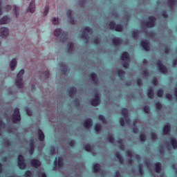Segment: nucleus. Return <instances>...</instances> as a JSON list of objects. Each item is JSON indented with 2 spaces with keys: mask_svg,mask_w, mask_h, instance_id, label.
Returning <instances> with one entry per match:
<instances>
[{
  "mask_svg": "<svg viewBox=\"0 0 177 177\" xmlns=\"http://www.w3.org/2000/svg\"><path fill=\"white\" fill-rule=\"evenodd\" d=\"M61 35L59 42L61 44H64V42L67 41V33L63 32H62V29L60 28H57L54 30V35L55 37H59V35Z\"/></svg>",
  "mask_w": 177,
  "mask_h": 177,
  "instance_id": "obj_1",
  "label": "nucleus"
},
{
  "mask_svg": "<svg viewBox=\"0 0 177 177\" xmlns=\"http://www.w3.org/2000/svg\"><path fill=\"white\" fill-rule=\"evenodd\" d=\"M163 135H169L171 133V124H167L163 127Z\"/></svg>",
  "mask_w": 177,
  "mask_h": 177,
  "instance_id": "obj_12",
  "label": "nucleus"
},
{
  "mask_svg": "<svg viewBox=\"0 0 177 177\" xmlns=\"http://www.w3.org/2000/svg\"><path fill=\"white\" fill-rule=\"evenodd\" d=\"M10 21V19L8 16H4L0 19V24H8Z\"/></svg>",
  "mask_w": 177,
  "mask_h": 177,
  "instance_id": "obj_20",
  "label": "nucleus"
},
{
  "mask_svg": "<svg viewBox=\"0 0 177 177\" xmlns=\"http://www.w3.org/2000/svg\"><path fill=\"white\" fill-rule=\"evenodd\" d=\"M91 104L94 107L100 104V96L99 95V93H96L95 94V98L91 101Z\"/></svg>",
  "mask_w": 177,
  "mask_h": 177,
  "instance_id": "obj_6",
  "label": "nucleus"
},
{
  "mask_svg": "<svg viewBox=\"0 0 177 177\" xmlns=\"http://www.w3.org/2000/svg\"><path fill=\"white\" fill-rule=\"evenodd\" d=\"M112 42L115 46H118L122 44V39L120 37H115L112 39Z\"/></svg>",
  "mask_w": 177,
  "mask_h": 177,
  "instance_id": "obj_14",
  "label": "nucleus"
},
{
  "mask_svg": "<svg viewBox=\"0 0 177 177\" xmlns=\"http://www.w3.org/2000/svg\"><path fill=\"white\" fill-rule=\"evenodd\" d=\"M170 143L173 147V149H174V150H176L177 149V140L175 138H172L170 140Z\"/></svg>",
  "mask_w": 177,
  "mask_h": 177,
  "instance_id": "obj_25",
  "label": "nucleus"
},
{
  "mask_svg": "<svg viewBox=\"0 0 177 177\" xmlns=\"http://www.w3.org/2000/svg\"><path fill=\"white\" fill-rule=\"evenodd\" d=\"M115 22H114V21H111L109 24L108 26L110 28V30H114L115 28Z\"/></svg>",
  "mask_w": 177,
  "mask_h": 177,
  "instance_id": "obj_33",
  "label": "nucleus"
},
{
  "mask_svg": "<svg viewBox=\"0 0 177 177\" xmlns=\"http://www.w3.org/2000/svg\"><path fill=\"white\" fill-rule=\"evenodd\" d=\"M127 154L128 157H130V158H132V156H133V153H132V151H131V150H127Z\"/></svg>",
  "mask_w": 177,
  "mask_h": 177,
  "instance_id": "obj_55",
  "label": "nucleus"
},
{
  "mask_svg": "<svg viewBox=\"0 0 177 177\" xmlns=\"http://www.w3.org/2000/svg\"><path fill=\"white\" fill-rule=\"evenodd\" d=\"M144 77H149L150 75V72H149L148 70H144L142 71Z\"/></svg>",
  "mask_w": 177,
  "mask_h": 177,
  "instance_id": "obj_52",
  "label": "nucleus"
},
{
  "mask_svg": "<svg viewBox=\"0 0 177 177\" xmlns=\"http://www.w3.org/2000/svg\"><path fill=\"white\" fill-rule=\"evenodd\" d=\"M32 175L31 171H26L25 172V177H30Z\"/></svg>",
  "mask_w": 177,
  "mask_h": 177,
  "instance_id": "obj_58",
  "label": "nucleus"
},
{
  "mask_svg": "<svg viewBox=\"0 0 177 177\" xmlns=\"http://www.w3.org/2000/svg\"><path fill=\"white\" fill-rule=\"evenodd\" d=\"M93 42L96 44V45H99V44H100V39L99 37L95 38Z\"/></svg>",
  "mask_w": 177,
  "mask_h": 177,
  "instance_id": "obj_54",
  "label": "nucleus"
},
{
  "mask_svg": "<svg viewBox=\"0 0 177 177\" xmlns=\"http://www.w3.org/2000/svg\"><path fill=\"white\" fill-rule=\"evenodd\" d=\"M82 31L85 34H91V32H92V29L88 26H86L82 28Z\"/></svg>",
  "mask_w": 177,
  "mask_h": 177,
  "instance_id": "obj_26",
  "label": "nucleus"
},
{
  "mask_svg": "<svg viewBox=\"0 0 177 177\" xmlns=\"http://www.w3.org/2000/svg\"><path fill=\"white\" fill-rule=\"evenodd\" d=\"M139 138L141 142H146V135L145 133L140 134Z\"/></svg>",
  "mask_w": 177,
  "mask_h": 177,
  "instance_id": "obj_40",
  "label": "nucleus"
},
{
  "mask_svg": "<svg viewBox=\"0 0 177 177\" xmlns=\"http://www.w3.org/2000/svg\"><path fill=\"white\" fill-rule=\"evenodd\" d=\"M115 31H118V32H121L122 30H124V27H122V25L117 24L115 26Z\"/></svg>",
  "mask_w": 177,
  "mask_h": 177,
  "instance_id": "obj_29",
  "label": "nucleus"
},
{
  "mask_svg": "<svg viewBox=\"0 0 177 177\" xmlns=\"http://www.w3.org/2000/svg\"><path fill=\"white\" fill-rule=\"evenodd\" d=\"M156 106L158 110H161L162 109V104H161L160 102L156 103Z\"/></svg>",
  "mask_w": 177,
  "mask_h": 177,
  "instance_id": "obj_47",
  "label": "nucleus"
},
{
  "mask_svg": "<svg viewBox=\"0 0 177 177\" xmlns=\"http://www.w3.org/2000/svg\"><path fill=\"white\" fill-rule=\"evenodd\" d=\"M124 118L126 120L127 124H128L129 125V124H131V119L129 118V117H128V115L124 116Z\"/></svg>",
  "mask_w": 177,
  "mask_h": 177,
  "instance_id": "obj_59",
  "label": "nucleus"
},
{
  "mask_svg": "<svg viewBox=\"0 0 177 177\" xmlns=\"http://www.w3.org/2000/svg\"><path fill=\"white\" fill-rule=\"evenodd\" d=\"M152 84H153V85H157V84H158V80H157V78H154L153 80H152Z\"/></svg>",
  "mask_w": 177,
  "mask_h": 177,
  "instance_id": "obj_61",
  "label": "nucleus"
},
{
  "mask_svg": "<svg viewBox=\"0 0 177 177\" xmlns=\"http://www.w3.org/2000/svg\"><path fill=\"white\" fill-rule=\"evenodd\" d=\"M27 12H30V13H34V12H35V0H32L30 1Z\"/></svg>",
  "mask_w": 177,
  "mask_h": 177,
  "instance_id": "obj_10",
  "label": "nucleus"
},
{
  "mask_svg": "<svg viewBox=\"0 0 177 177\" xmlns=\"http://www.w3.org/2000/svg\"><path fill=\"white\" fill-rule=\"evenodd\" d=\"M95 130L96 132H100L102 131V126L100 124H96L95 126Z\"/></svg>",
  "mask_w": 177,
  "mask_h": 177,
  "instance_id": "obj_44",
  "label": "nucleus"
},
{
  "mask_svg": "<svg viewBox=\"0 0 177 177\" xmlns=\"http://www.w3.org/2000/svg\"><path fill=\"white\" fill-rule=\"evenodd\" d=\"M107 139L110 143H114V142H115V138H114L113 136H108Z\"/></svg>",
  "mask_w": 177,
  "mask_h": 177,
  "instance_id": "obj_42",
  "label": "nucleus"
},
{
  "mask_svg": "<svg viewBox=\"0 0 177 177\" xmlns=\"http://www.w3.org/2000/svg\"><path fill=\"white\" fill-rule=\"evenodd\" d=\"M121 114H122L124 117L128 116V114H129L128 109L127 108H122L121 109Z\"/></svg>",
  "mask_w": 177,
  "mask_h": 177,
  "instance_id": "obj_32",
  "label": "nucleus"
},
{
  "mask_svg": "<svg viewBox=\"0 0 177 177\" xmlns=\"http://www.w3.org/2000/svg\"><path fill=\"white\" fill-rule=\"evenodd\" d=\"M166 97L167 99H168L169 100H171V99H172V95L167 93L166 94Z\"/></svg>",
  "mask_w": 177,
  "mask_h": 177,
  "instance_id": "obj_63",
  "label": "nucleus"
},
{
  "mask_svg": "<svg viewBox=\"0 0 177 177\" xmlns=\"http://www.w3.org/2000/svg\"><path fill=\"white\" fill-rule=\"evenodd\" d=\"M132 131L133 133H139V129H138V127L134 126L132 129Z\"/></svg>",
  "mask_w": 177,
  "mask_h": 177,
  "instance_id": "obj_53",
  "label": "nucleus"
},
{
  "mask_svg": "<svg viewBox=\"0 0 177 177\" xmlns=\"http://www.w3.org/2000/svg\"><path fill=\"white\" fill-rule=\"evenodd\" d=\"M143 111H145V113H146L147 114H149L150 113V106H145L143 107Z\"/></svg>",
  "mask_w": 177,
  "mask_h": 177,
  "instance_id": "obj_41",
  "label": "nucleus"
},
{
  "mask_svg": "<svg viewBox=\"0 0 177 177\" xmlns=\"http://www.w3.org/2000/svg\"><path fill=\"white\" fill-rule=\"evenodd\" d=\"M84 149L86 150V151H92V150H93V148L89 144L85 145L84 146Z\"/></svg>",
  "mask_w": 177,
  "mask_h": 177,
  "instance_id": "obj_34",
  "label": "nucleus"
},
{
  "mask_svg": "<svg viewBox=\"0 0 177 177\" xmlns=\"http://www.w3.org/2000/svg\"><path fill=\"white\" fill-rule=\"evenodd\" d=\"M147 96H148V97H149V99L154 98V90L153 89V88L148 89Z\"/></svg>",
  "mask_w": 177,
  "mask_h": 177,
  "instance_id": "obj_23",
  "label": "nucleus"
},
{
  "mask_svg": "<svg viewBox=\"0 0 177 177\" xmlns=\"http://www.w3.org/2000/svg\"><path fill=\"white\" fill-rule=\"evenodd\" d=\"M93 125V121L91 118L86 119L84 122V127L87 129H89V128H91V127H92Z\"/></svg>",
  "mask_w": 177,
  "mask_h": 177,
  "instance_id": "obj_11",
  "label": "nucleus"
},
{
  "mask_svg": "<svg viewBox=\"0 0 177 177\" xmlns=\"http://www.w3.org/2000/svg\"><path fill=\"white\" fill-rule=\"evenodd\" d=\"M63 167V158H59L57 160V168H62Z\"/></svg>",
  "mask_w": 177,
  "mask_h": 177,
  "instance_id": "obj_36",
  "label": "nucleus"
},
{
  "mask_svg": "<svg viewBox=\"0 0 177 177\" xmlns=\"http://www.w3.org/2000/svg\"><path fill=\"white\" fill-rule=\"evenodd\" d=\"M151 138L152 140H157V139H158V136H157V134H156V133H151Z\"/></svg>",
  "mask_w": 177,
  "mask_h": 177,
  "instance_id": "obj_45",
  "label": "nucleus"
},
{
  "mask_svg": "<svg viewBox=\"0 0 177 177\" xmlns=\"http://www.w3.org/2000/svg\"><path fill=\"white\" fill-rule=\"evenodd\" d=\"M8 35H9V29L6 28H0V37L6 38Z\"/></svg>",
  "mask_w": 177,
  "mask_h": 177,
  "instance_id": "obj_8",
  "label": "nucleus"
},
{
  "mask_svg": "<svg viewBox=\"0 0 177 177\" xmlns=\"http://www.w3.org/2000/svg\"><path fill=\"white\" fill-rule=\"evenodd\" d=\"M21 117L20 116V109L16 108L12 114V122L17 124V122H20Z\"/></svg>",
  "mask_w": 177,
  "mask_h": 177,
  "instance_id": "obj_3",
  "label": "nucleus"
},
{
  "mask_svg": "<svg viewBox=\"0 0 177 177\" xmlns=\"http://www.w3.org/2000/svg\"><path fill=\"white\" fill-rule=\"evenodd\" d=\"M38 139L40 142L44 141L45 139V134H44V132L41 129L38 130Z\"/></svg>",
  "mask_w": 177,
  "mask_h": 177,
  "instance_id": "obj_21",
  "label": "nucleus"
},
{
  "mask_svg": "<svg viewBox=\"0 0 177 177\" xmlns=\"http://www.w3.org/2000/svg\"><path fill=\"white\" fill-rule=\"evenodd\" d=\"M18 167L20 169H26V162H24V157L22 155L18 156Z\"/></svg>",
  "mask_w": 177,
  "mask_h": 177,
  "instance_id": "obj_7",
  "label": "nucleus"
},
{
  "mask_svg": "<svg viewBox=\"0 0 177 177\" xmlns=\"http://www.w3.org/2000/svg\"><path fill=\"white\" fill-rule=\"evenodd\" d=\"M50 154H56V148L55 147H50Z\"/></svg>",
  "mask_w": 177,
  "mask_h": 177,
  "instance_id": "obj_46",
  "label": "nucleus"
},
{
  "mask_svg": "<svg viewBox=\"0 0 177 177\" xmlns=\"http://www.w3.org/2000/svg\"><path fill=\"white\" fill-rule=\"evenodd\" d=\"M73 104H75V106H76L77 107H78V106L81 104V102H80V100L75 99V100L73 101Z\"/></svg>",
  "mask_w": 177,
  "mask_h": 177,
  "instance_id": "obj_48",
  "label": "nucleus"
},
{
  "mask_svg": "<svg viewBox=\"0 0 177 177\" xmlns=\"http://www.w3.org/2000/svg\"><path fill=\"white\" fill-rule=\"evenodd\" d=\"M121 59L123 62H127L129 60V53L128 52H124L122 53Z\"/></svg>",
  "mask_w": 177,
  "mask_h": 177,
  "instance_id": "obj_18",
  "label": "nucleus"
},
{
  "mask_svg": "<svg viewBox=\"0 0 177 177\" xmlns=\"http://www.w3.org/2000/svg\"><path fill=\"white\" fill-rule=\"evenodd\" d=\"M48 12H49V6H46L44 8V16H46V15H48Z\"/></svg>",
  "mask_w": 177,
  "mask_h": 177,
  "instance_id": "obj_50",
  "label": "nucleus"
},
{
  "mask_svg": "<svg viewBox=\"0 0 177 177\" xmlns=\"http://www.w3.org/2000/svg\"><path fill=\"white\" fill-rule=\"evenodd\" d=\"M156 65L160 73H162V74H167L168 73V68H167V66H165V65L162 64V62H161V60H158L156 62Z\"/></svg>",
  "mask_w": 177,
  "mask_h": 177,
  "instance_id": "obj_5",
  "label": "nucleus"
},
{
  "mask_svg": "<svg viewBox=\"0 0 177 177\" xmlns=\"http://www.w3.org/2000/svg\"><path fill=\"white\" fill-rule=\"evenodd\" d=\"M90 77L91 78V81H93V84H95V85L97 84V82H99V80L97 79V75L96 73H91Z\"/></svg>",
  "mask_w": 177,
  "mask_h": 177,
  "instance_id": "obj_15",
  "label": "nucleus"
},
{
  "mask_svg": "<svg viewBox=\"0 0 177 177\" xmlns=\"http://www.w3.org/2000/svg\"><path fill=\"white\" fill-rule=\"evenodd\" d=\"M81 37L84 41H88V38H89V35H88V33H84V32H82Z\"/></svg>",
  "mask_w": 177,
  "mask_h": 177,
  "instance_id": "obj_39",
  "label": "nucleus"
},
{
  "mask_svg": "<svg viewBox=\"0 0 177 177\" xmlns=\"http://www.w3.org/2000/svg\"><path fill=\"white\" fill-rule=\"evenodd\" d=\"M44 75L46 77V78H48L49 77V71H45Z\"/></svg>",
  "mask_w": 177,
  "mask_h": 177,
  "instance_id": "obj_64",
  "label": "nucleus"
},
{
  "mask_svg": "<svg viewBox=\"0 0 177 177\" xmlns=\"http://www.w3.org/2000/svg\"><path fill=\"white\" fill-rule=\"evenodd\" d=\"M24 74V69H21L17 75V79L15 80V84L19 89L23 88V75Z\"/></svg>",
  "mask_w": 177,
  "mask_h": 177,
  "instance_id": "obj_2",
  "label": "nucleus"
},
{
  "mask_svg": "<svg viewBox=\"0 0 177 177\" xmlns=\"http://www.w3.org/2000/svg\"><path fill=\"white\" fill-rule=\"evenodd\" d=\"M163 50H164L165 53H166V55H169V48L166 47V48H164Z\"/></svg>",
  "mask_w": 177,
  "mask_h": 177,
  "instance_id": "obj_60",
  "label": "nucleus"
},
{
  "mask_svg": "<svg viewBox=\"0 0 177 177\" xmlns=\"http://www.w3.org/2000/svg\"><path fill=\"white\" fill-rule=\"evenodd\" d=\"M10 70L12 71H15V68H16V66H17V60H16L15 58L12 59L10 64Z\"/></svg>",
  "mask_w": 177,
  "mask_h": 177,
  "instance_id": "obj_16",
  "label": "nucleus"
},
{
  "mask_svg": "<svg viewBox=\"0 0 177 177\" xmlns=\"http://www.w3.org/2000/svg\"><path fill=\"white\" fill-rule=\"evenodd\" d=\"M93 169L94 172H100V170L102 169V166L99 163H96L93 165Z\"/></svg>",
  "mask_w": 177,
  "mask_h": 177,
  "instance_id": "obj_24",
  "label": "nucleus"
},
{
  "mask_svg": "<svg viewBox=\"0 0 177 177\" xmlns=\"http://www.w3.org/2000/svg\"><path fill=\"white\" fill-rule=\"evenodd\" d=\"M13 13L15 17H19V7L13 6Z\"/></svg>",
  "mask_w": 177,
  "mask_h": 177,
  "instance_id": "obj_31",
  "label": "nucleus"
},
{
  "mask_svg": "<svg viewBox=\"0 0 177 177\" xmlns=\"http://www.w3.org/2000/svg\"><path fill=\"white\" fill-rule=\"evenodd\" d=\"M69 94L72 97L75 96L77 95V88H75V87L71 88V89L69 91Z\"/></svg>",
  "mask_w": 177,
  "mask_h": 177,
  "instance_id": "obj_27",
  "label": "nucleus"
},
{
  "mask_svg": "<svg viewBox=\"0 0 177 177\" xmlns=\"http://www.w3.org/2000/svg\"><path fill=\"white\" fill-rule=\"evenodd\" d=\"M162 17H164L165 19H167L168 17V12H167V11H163L162 12Z\"/></svg>",
  "mask_w": 177,
  "mask_h": 177,
  "instance_id": "obj_56",
  "label": "nucleus"
},
{
  "mask_svg": "<svg viewBox=\"0 0 177 177\" xmlns=\"http://www.w3.org/2000/svg\"><path fill=\"white\" fill-rule=\"evenodd\" d=\"M156 21H157V18L156 17L149 16L148 17V21L145 23V27L147 28H151L156 26Z\"/></svg>",
  "mask_w": 177,
  "mask_h": 177,
  "instance_id": "obj_4",
  "label": "nucleus"
},
{
  "mask_svg": "<svg viewBox=\"0 0 177 177\" xmlns=\"http://www.w3.org/2000/svg\"><path fill=\"white\" fill-rule=\"evenodd\" d=\"M27 115L31 116L32 115V112L29 109H26Z\"/></svg>",
  "mask_w": 177,
  "mask_h": 177,
  "instance_id": "obj_57",
  "label": "nucleus"
},
{
  "mask_svg": "<svg viewBox=\"0 0 177 177\" xmlns=\"http://www.w3.org/2000/svg\"><path fill=\"white\" fill-rule=\"evenodd\" d=\"M30 165L34 168H38V167H41V161L37 159H33L30 161Z\"/></svg>",
  "mask_w": 177,
  "mask_h": 177,
  "instance_id": "obj_13",
  "label": "nucleus"
},
{
  "mask_svg": "<svg viewBox=\"0 0 177 177\" xmlns=\"http://www.w3.org/2000/svg\"><path fill=\"white\" fill-rule=\"evenodd\" d=\"M115 177H121V173H120L118 171H116L115 172Z\"/></svg>",
  "mask_w": 177,
  "mask_h": 177,
  "instance_id": "obj_62",
  "label": "nucleus"
},
{
  "mask_svg": "<svg viewBox=\"0 0 177 177\" xmlns=\"http://www.w3.org/2000/svg\"><path fill=\"white\" fill-rule=\"evenodd\" d=\"M115 156H116V158H118V160H119V162H120V164H124V157H122V155L121 154V153L118 151L116 152Z\"/></svg>",
  "mask_w": 177,
  "mask_h": 177,
  "instance_id": "obj_17",
  "label": "nucleus"
},
{
  "mask_svg": "<svg viewBox=\"0 0 177 177\" xmlns=\"http://www.w3.org/2000/svg\"><path fill=\"white\" fill-rule=\"evenodd\" d=\"M34 140H30V149H29V154L32 155L34 154Z\"/></svg>",
  "mask_w": 177,
  "mask_h": 177,
  "instance_id": "obj_22",
  "label": "nucleus"
},
{
  "mask_svg": "<svg viewBox=\"0 0 177 177\" xmlns=\"http://www.w3.org/2000/svg\"><path fill=\"white\" fill-rule=\"evenodd\" d=\"M156 95H157V96H158V97H162V96L164 95V90L158 89L156 91Z\"/></svg>",
  "mask_w": 177,
  "mask_h": 177,
  "instance_id": "obj_35",
  "label": "nucleus"
},
{
  "mask_svg": "<svg viewBox=\"0 0 177 177\" xmlns=\"http://www.w3.org/2000/svg\"><path fill=\"white\" fill-rule=\"evenodd\" d=\"M161 170H162L161 162H157L156 163H155V171H156V172H157L158 174H160V172H161Z\"/></svg>",
  "mask_w": 177,
  "mask_h": 177,
  "instance_id": "obj_19",
  "label": "nucleus"
},
{
  "mask_svg": "<svg viewBox=\"0 0 177 177\" xmlns=\"http://www.w3.org/2000/svg\"><path fill=\"white\" fill-rule=\"evenodd\" d=\"M131 35L133 38H135V39H138V38H139V30H133Z\"/></svg>",
  "mask_w": 177,
  "mask_h": 177,
  "instance_id": "obj_30",
  "label": "nucleus"
},
{
  "mask_svg": "<svg viewBox=\"0 0 177 177\" xmlns=\"http://www.w3.org/2000/svg\"><path fill=\"white\" fill-rule=\"evenodd\" d=\"M60 22V20L59 19V18L54 17L53 19V24L54 26H56V24H59V23Z\"/></svg>",
  "mask_w": 177,
  "mask_h": 177,
  "instance_id": "obj_43",
  "label": "nucleus"
},
{
  "mask_svg": "<svg viewBox=\"0 0 177 177\" xmlns=\"http://www.w3.org/2000/svg\"><path fill=\"white\" fill-rule=\"evenodd\" d=\"M137 84L138 85V86H142V85H143V81H142L141 78H138L136 81Z\"/></svg>",
  "mask_w": 177,
  "mask_h": 177,
  "instance_id": "obj_51",
  "label": "nucleus"
},
{
  "mask_svg": "<svg viewBox=\"0 0 177 177\" xmlns=\"http://www.w3.org/2000/svg\"><path fill=\"white\" fill-rule=\"evenodd\" d=\"M119 122L121 125V127H125V120L122 118H120L119 120Z\"/></svg>",
  "mask_w": 177,
  "mask_h": 177,
  "instance_id": "obj_49",
  "label": "nucleus"
},
{
  "mask_svg": "<svg viewBox=\"0 0 177 177\" xmlns=\"http://www.w3.org/2000/svg\"><path fill=\"white\" fill-rule=\"evenodd\" d=\"M117 74L122 80L125 77V71L122 69L118 70Z\"/></svg>",
  "mask_w": 177,
  "mask_h": 177,
  "instance_id": "obj_28",
  "label": "nucleus"
},
{
  "mask_svg": "<svg viewBox=\"0 0 177 177\" xmlns=\"http://www.w3.org/2000/svg\"><path fill=\"white\" fill-rule=\"evenodd\" d=\"M138 173L140 175H144L145 171L143 170V165L140 164L138 167Z\"/></svg>",
  "mask_w": 177,
  "mask_h": 177,
  "instance_id": "obj_37",
  "label": "nucleus"
},
{
  "mask_svg": "<svg viewBox=\"0 0 177 177\" xmlns=\"http://www.w3.org/2000/svg\"><path fill=\"white\" fill-rule=\"evenodd\" d=\"M98 118L100 121H102V122H103V124H106L107 122V120H106V118L103 115H100L98 116Z\"/></svg>",
  "mask_w": 177,
  "mask_h": 177,
  "instance_id": "obj_38",
  "label": "nucleus"
},
{
  "mask_svg": "<svg viewBox=\"0 0 177 177\" xmlns=\"http://www.w3.org/2000/svg\"><path fill=\"white\" fill-rule=\"evenodd\" d=\"M141 46L145 49V50L149 51L150 50V44L149 43V41L147 40H142L140 42Z\"/></svg>",
  "mask_w": 177,
  "mask_h": 177,
  "instance_id": "obj_9",
  "label": "nucleus"
}]
</instances>
